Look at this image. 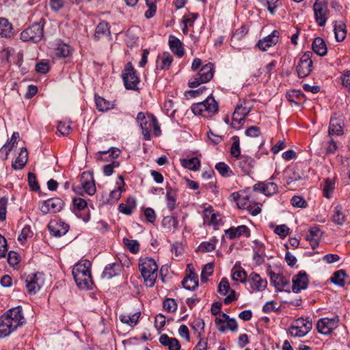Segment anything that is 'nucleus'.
Here are the masks:
<instances>
[{"label": "nucleus", "mask_w": 350, "mask_h": 350, "mask_svg": "<svg viewBox=\"0 0 350 350\" xmlns=\"http://www.w3.org/2000/svg\"><path fill=\"white\" fill-rule=\"evenodd\" d=\"M8 200L5 197L0 198V220L3 221L6 218L7 205Z\"/></svg>", "instance_id": "nucleus-62"}, {"label": "nucleus", "mask_w": 350, "mask_h": 350, "mask_svg": "<svg viewBox=\"0 0 350 350\" xmlns=\"http://www.w3.org/2000/svg\"><path fill=\"white\" fill-rule=\"evenodd\" d=\"M44 21L40 19L39 22L33 23L31 26L21 33V39L23 42H32L37 43L44 36Z\"/></svg>", "instance_id": "nucleus-6"}, {"label": "nucleus", "mask_w": 350, "mask_h": 350, "mask_svg": "<svg viewBox=\"0 0 350 350\" xmlns=\"http://www.w3.org/2000/svg\"><path fill=\"white\" fill-rule=\"evenodd\" d=\"M203 219L204 224L217 226L221 220V216L209 205L208 207L204 208L203 211Z\"/></svg>", "instance_id": "nucleus-18"}, {"label": "nucleus", "mask_w": 350, "mask_h": 350, "mask_svg": "<svg viewBox=\"0 0 350 350\" xmlns=\"http://www.w3.org/2000/svg\"><path fill=\"white\" fill-rule=\"evenodd\" d=\"M267 275L270 278L271 282L279 291L288 285V282L280 273H274L269 265L267 270Z\"/></svg>", "instance_id": "nucleus-21"}, {"label": "nucleus", "mask_w": 350, "mask_h": 350, "mask_svg": "<svg viewBox=\"0 0 350 350\" xmlns=\"http://www.w3.org/2000/svg\"><path fill=\"white\" fill-rule=\"evenodd\" d=\"M335 181L333 179L326 178L323 186V195L325 198L329 199L332 197L335 190Z\"/></svg>", "instance_id": "nucleus-40"}, {"label": "nucleus", "mask_w": 350, "mask_h": 350, "mask_svg": "<svg viewBox=\"0 0 350 350\" xmlns=\"http://www.w3.org/2000/svg\"><path fill=\"white\" fill-rule=\"evenodd\" d=\"M43 284L42 275L40 273L29 275L26 279V287L30 294L34 295L38 292Z\"/></svg>", "instance_id": "nucleus-15"}, {"label": "nucleus", "mask_w": 350, "mask_h": 350, "mask_svg": "<svg viewBox=\"0 0 350 350\" xmlns=\"http://www.w3.org/2000/svg\"><path fill=\"white\" fill-rule=\"evenodd\" d=\"M192 327L196 332L198 333V337L201 336V332H204V322L202 319H195L192 323Z\"/></svg>", "instance_id": "nucleus-63"}, {"label": "nucleus", "mask_w": 350, "mask_h": 350, "mask_svg": "<svg viewBox=\"0 0 350 350\" xmlns=\"http://www.w3.org/2000/svg\"><path fill=\"white\" fill-rule=\"evenodd\" d=\"M253 190L271 196L278 191V185L273 182H259L253 186Z\"/></svg>", "instance_id": "nucleus-19"}, {"label": "nucleus", "mask_w": 350, "mask_h": 350, "mask_svg": "<svg viewBox=\"0 0 350 350\" xmlns=\"http://www.w3.org/2000/svg\"><path fill=\"white\" fill-rule=\"evenodd\" d=\"M312 327V320L309 317L299 318L289 328V333L293 337H304L311 330Z\"/></svg>", "instance_id": "nucleus-9"}, {"label": "nucleus", "mask_w": 350, "mask_h": 350, "mask_svg": "<svg viewBox=\"0 0 350 350\" xmlns=\"http://www.w3.org/2000/svg\"><path fill=\"white\" fill-rule=\"evenodd\" d=\"M27 161V150L25 148H22L18 157L12 163V167L15 170H21L24 167Z\"/></svg>", "instance_id": "nucleus-38"}, {"label": "nucleus", "mask_w": 350, "mask_h": 350, "mask_svg": "<svg viewBox=\"0 0 350 350\" xmlns=\"http://www.w3.org/2000/svg\"><path fill=\"white\" fill-rule=\"evenodd\" d=\"M261 204L252 202L245 208L247 209L253 216H256L261 212Z\"/></svg>", "instance_id": "nucleus-59"}, {"label": "nucleus", "mask_w": 350, "mask_h": 350, "mask_svg": "<svg viewBox=\"0 0 350 350\" xmlns=\"http://www.w3.org/2000/svg\"><path fill=\"white\" fill-rule=\"evenodd\" d=\"M162 226L169 230H176L178 226V219L174 216H166L162 220Z\"/></svg>", "instance_id": "nucleus-50"}, {"label": "nucleus", "mask_w": 350, "mask_h": 350, "mask_svg": "<svg viewBox=\"0 0 350 350\" xmlns=\"http://www.w3.org/2000/svg\"><path fill=\"white\" fill-rule=\"evenodd\" d=\"M118 178L119 181L116 182V187L112 190L109 194L111 200L114 202H116L120 199L121 193L124 190V187L125 185L122 176L120 175Z\"/></svg>", "instance_id": "nucleus-37"}, {"label": "nucleus", "mask_w": 350, "mask_h": 350, "mask_svg": "<svg viewBox=\"0 0 350 350\" xmlns=\"http://www.w3.org/2000/svg\"><path fill=\"white\" fill-rule=\"evenodd\" d=\"M225 234L229 239H232L239 237L241 235H245L247 237L250 235V230L246 226L241 225L238 227H231L225 231Z\"/></svg>", "instance_id": "nucleus-27"}, {"label": "nucleus", "mask_w": 350, "mask_h": 350, "mask_svg": "<svg viewBox=\"0 0 350 350\" xmlns=\"http://www.w3.org/2000/svg\"><path fill=\"white\" fill-rule=\"evenodd\" d=\"M312 47L313 51L319 56H324L327 54V48L326 44L320 37L314 39Z\"/></svg>", "instance_id": "nucleus-31"}, {"label": "nucleus", "mask_w": 350, "mask_h": 350, "mask_svg": "<svg viewBox=\"0 0 350 350\" xmlns=\"http://www.w3.org/2000/svg\"><path fill=\"white\" fill-rule=\"evenodd\" d=\"M51 235L60 237L68 231L69 226L62 221H51L48 225Z\"/></svg>", "instance_id": "nucleus-20"}, {"label": "nucleus", "mask_w": 350, "mask_h": 350, "mask_svg": "<svg viewBox=\"0 0 350 350\" xmlns=\"http://www.w3.org/2000/svg\"><path fill=\"white\" fill-rule=\"evenodd\" d=\"M182 165L190 170L196 171L200 168V161L197 157H193L189 159H182L180 161Z\"/></svg>", "instance_id": "nucleus-46"}, {"label": "nucleus", "mask_w": 350, "mask_h": 350, "mask_svg": "<svg viewBox=\"0 0 350 350\" xmlns=\"http://www.w3.org/2000/svg\"><path fill=\"white\" fill-rule=\"evenodd\" d=\"M135 121L142 129L144 140H150V131L152 128L154 135L159 136L161 135V131L159 122L154 115L150 113L146 115L144 112H139Z\"/></svg>", "instance_id": "nucleus-3"}, {"label": "nucleus", "mask_w": 350, "mask_h": 350, "mask_svg": "<svg viewBox=\"0 0 350 350\" xmlns=\"http://www.w3.org/2000/svg\"><path fill=\"white\" fill-rule=\"evenodd\" d=\"M329 137L340 136L343 134V130L341 125V121L338 119H331L328 130Z\"/></svg>", "instance_id": "nucleus-32"}, {"label": "nucleus", "mask_w": 350, "mask_h": 350, "mask_svg": "<svg viewBox=\"0 0 350 350\" xmlns=\"http://www.w3.org/2000/svg\"><path fill=\"white\" fill-rule=\"evenodd\" d=\"M213 64H207L202 67L198 73L189 81V88H196L201 83L209 81L213 77Z\"/></svg>", "instance_id": "nucleus-8"}, {"label": "nucleus", "mask_w": 350, "mask_h": 350, "mask_svg": "<svg viewBox=\"0 0 350 350\" xmlns=\"http://www.w3.org/2000/svg\"><path fill=\"white\" fill-rule=\"evenodd\" d=\"M64 204V203L61 198H52L44 201L40 209L44 215L49 213H55L62 209Z\"/></svg>", "instance_id": "nucleus-13"}, {"label": "nucleus", "mask_w": 350, "mask_h": 350, "mask_svg": "<svg viewBox=\"0 0 350 350\" xmlns=\"http://www.w3.org/2000/svg\"><path fill=\"white\" fill-rule=\"evenodd\" d=\"M247 273L241 267H234L232 269V278L235 281L245 283L247 280Z\"/></svg>", "instance_id": "nucleus-44"}, {"label": "nucleus", "mask_w": 350, "mask_h": 350, "mask_svg": "<svg viewBox=\"0 0 350 350\" xmlns=\"http://www.w3.org/2000/svg\"><path fill=\"white\" fill-rule=\"evenodd\" d=\"M166 199L167 206L170 211H172L176 206V194L172 188H167Z\"/></svg>", "instance_id": "nucleus-47"}, {"label": "nucleus", "mask_w": 350, "mask_h": 350, "mask_svg": "<svg viewBox=\"0 0 350 350\" xmlns=\"http://www.w3.org/2000/svg\"><path fill=\"white\" fill-rule=\"evenodd\" d=\"M123 243L131 253L136 254L139 252V244L137 240L124 238Z\"/></svg>", "instance_id": "nucleus-53"}, {"label": "nucleus", "mask_w": 350, "mask_h": 350, "mask_svg": "<svg viewBox=\"0 0 350 350\" xmlns=\"http://www.w3.org/2000/svg\"><path fill=\"white\" fill-rule=\"evenodd\" d=\"M163 308L168 312H174L177 310V304L174 299L167 298L163 301Z\"/></svg>", "instance_id": "nucleus-57"}, {"label": "nucleus", "mask_w": 350, "mask_h": 350, "mask_svg": "<svg viewBox=\"0 0 350 350\" xmlns=\"http://www.w3.org/2000/svg\"><path fill=\"white\" fill-rule=\"evenodd\" d=\"M139 317L140 312H137L133 314H121L120 320L122 323L133 327L137 323Z\"/></svg>", "instance_id": "nucleus-43"}, {"label": "nucleus", "mask_w": 350, "mask_h": 350, "mask_svg": "<svg viewBox=\"0 0 350 350\" xmlns=\"http://www.w3.org/2000/svg\"><path fill=\"white\" fill-rule=\"evenodd\" d=\"M221 304L215 302L211 306V313L213 315H217L215 318V325L217 329L224 333L227 330L234 332L238 328V325L235 319L230 318L226 313L221 312Z\"/></svg>", "instance_id": "nucleus-4"}, {"label": "nucleus", "mask_w": 350, "mask_h": 350, "mask_svg": "<svg viewBox=\"0 0 350 350\" xmlns=\"http://www.w3.org/2000/svg\"><path fill=\"white\" fill-rule=\"evenodd\" d=\"M146 5L148 7V10L145 12V16L147 18H150L155 14L157 7L154 4V0H146Z\"/></svg>", "instance_id": "nucleus-61"}, {"label": "nucleus", "mask_w": 350, "mask_h": 350, "mask_svg": "<svg viewBox=\"0 0 350 350\" xmlns=\"http://www.w3.org/2000/svg\"><path fill=\"white\" fill-rule=\"evenodd\" d=\"M183 286L189 291H193L198 285V276L196 274H191L182 281Z\"/></svg>", "instance_id": "nucleus-41"}, {"label": "nucleus", "mask_w": 350, "mask_h": 350, "mask_svg": "<svg viewBox=\"0 0 350 350\" xmlns=\"http://www.w3.org/2000/svg\"><path fill=\"white\" fill-rule=\"evenodd\" d=\"M321 234L322 232L317 226L310 228L306 234V239L310 242L313 250L318 246Z\"/></svg>", "instance_id": "nucleus-25"}, {"label": "nucleus", "mask_w": 350, "mask_h": 350, "mask_svg": "<svg viewBox=\"0 0 350 350\" xmlns=\"http://www.w3.org/2000/svg\"><path fill=\"white\" fill-rule=\"evenodd\" d=\"M342 85L350 92V70H347L343 72L341 76Z\"/></svg>", "instance_id": "nucleus-64"}, {"label": "nucleus", "mask_w": 350, "mask_h": 350, "mask_svg": "<svg viewBox=\"0 0 350 350\" xmlns=\"http://www.w3.org/2000/svg\"><path fill=\"white\" fill-rule=\"evenodd\" d=\"M279 32L273 31L270 35L260 40L257 43V46L261 51H266L268 48L271 47L278 42Z\"/></svg>", "instance_id": "nucleus-22"}, {"label": "nucleus", "mask_w": 350, "mask_h": 350, "mask_svg": "<svg viewBox=\"0 0 350 350\" xmlns=\"http://www.w3.org/2000/svg\"><path fill=\"white\" fill-rule=\"evenodd\" d=\"M292 282V290L295 293H298L301 290L307 288L308 278L306 272L304 271H300L297 275H295L293 277Z\"/></svg>", "instance_id": "nucleus-16"}, {"label": "nucleus", "mask_w": 350, "mask_h": 350, "mask_svg": "<svg viewBox=\"0 0 350 350\" xmlns=\"http://www.w3.org/2000/svg\"><path fill=\"white\" fill-rule=\"evenodd\" d=\"M139 269L144 278V282L148 287H152L158 275V265L151 258H141L139 262Z\"/></svg>", "instance_id": "nucleus-5"}, {"label": "nucleus", "mask_w": 350, "mask_h": 350, "mask_svg": "<svg viewBox=\"0 0 350 350\" xmlns=\"http://www.w3.org/2000/svg\"><path fill=\"white\" fill-rule=\"evenodd\" d=\"M96 109L102 112L113 108V104L99 96H95Z\"/></svg>", "instance_id": "nucleus-42"}, {"label": "nucleus", "mask_w": 350, "mask_h": 350, "mask_svg": "<svg viewBox=\"0 0 350 350\" xmlns=\"http://www.w3.org/2000/svg\"><path fill=\"white\" fill-rule=\"evenodd\" d=\"M120 265L118 263H111L107 265L103 273H102V278H107V279H111L113 276L118 275L120 271Z\"/></svg>", "instance_id": "nucleus-35"}, {"label": "nucleus", "mask_w": 350, "mask_h": 350, "mask_svg": "<svg viewBox=\"0 0 350 350\" xmlns=\"http://www.w3.org/2000/svg\"><path fill=\"white\" fill-rule=\"evenodd\" d=\"M324 149L326 154H334L336 153L338 145L333 137H329V139L324 144Z\"/></svg>", "instance_id": "nucleus-51"}, {"label": "nucleus", "mask_w": 350, "mask_h": 350, "mask_svg": "<svg viewBox=\"0 0 350 350\" xmlns=\"http://www.w3.org/2000/svg\"><path fill=\"white\" fill-rule=\"evenodd\" d=\"M232 144L230 148V154L232 157L239 158L241 155L240 139L238 136L231 137Z\"/></svg>", "instance_id": "nucleus-49"}, {"label": "nucleus", "mask_w": 350, "mask_h": 350, "mask_svg": "<svg viewBox=\"0 0 350 350\" xmlns=\"http://www.w3.org/2000/svg\"><path fill=\"white\" fill-rule=\"evenodd\" d=\"M122 79L126 89L135 90L137 88L139 79L131 63L126 65L122 73Z\"/></svg>", "instance_id": "nucleus-12"}, {"label": "nucleus", "mask_w": 350, "mask_h": 350, "mask_svg": "<svg viewBox=\"0 0 350 350\" xmlns=\"http://www.w3.org/2000/svg\"><path fill=\"white\" fill-rule=\"evenodd\" d=\"M238 159V165L241 170L245 174H250L255 166V160L247 155H241Z\"/></svg>", "instance_id": "nucleus-24"}, {"label": "nucleus", "mask_w": 350, "mask_h": 350, "mask_svg": "<svg viewBox=\"0 0 350 350\" xmlns=\"http://www.w3.org/2000/svg\"><path fill=\"white\" fill-rule=\"evenodd\" d=\"M215 169L219 174L224 177H229L232 175L230 167L224 162H219L215 165Z\"/></svg>", "instance_id": "nucleus-52"}, {"label": "nucleus", "mask_w": 350, "mask_h": 350, "mask_svg": "<svg viewBox=\"0 0 350 350\" xmlns=\"http://www.w3.org/2000/svg\"><path fill=\"white\" fill-rule=\"evenodd\" d=\"M25 322L23 308L21 306L9 309L0 317V338L8 336Z\"/></svg>", "instance_id": "nucleus-1"}, {"label": "nucleus", "mask_w": 350, "mask_h": 350, "mask_svg": "<svg viewBox=\"0 0 350 350\" xmlns=\"http://www.w3.org/2000/svg\"><path fill=\"white\" fill-rule=\"evenodd\" d=\"M18 138L19 133L18 132H14L10 141L0 149V155L4 154V157H3V159H6L8 158L9 152L16 144V141Z\"/></svg>", "instance_id": "nucleus-36"}, {"label": "nucleus", "mask_w": 350, "mask_h": 350, "mask_svg": "<svg viewBox=\"0 0 350 350\" xmlns=\"http://www.w3.org/2000/svg\"><path fill=\"white\" fill-rule=\"evenodd\" d=\"M213 271V264L208 263L205 265L201 272V281L202 282H206L208 279L207 278L212 275Z\"/></svg>", "instance_id": "nucleus-56"}, {"label": "nucleus", "mask_w": 350, "mask_h": 350, "mask_svg": "<svg viewBox=\"0 0 350 350\" xmlns=\"http://www.w3.org/2000/svg\"><path fill=\"white\" fill-rule=\"evenodd\" d=\"M315 21L319 27H324L327 19L328 8L325 0H316L313 5Z\"/></svg>", "instance_id": "nucleus-11"}, {"label": "nucleus", "mask_w": 350, "mask_h": 350, "mask_svg": "<svg viewBox=\"0 0 350 350\" xmlns=\"http://www.w3.org/2000/svg\"><path fill=\"white\" fill-rule=\"evenodd\" d=\"M346 276H347L346 272L344 270L340 269V270L336 271L334 273L331 280L334 284L342 287L345 284V278Z\"/></svg>", "instance_id": "nucleus-48"}, {"label": "nucleus", "mask_w": 350, "mask_h": 350, "mask_svg": "<svg viewBox=\"0 0 350 350\" xmlns=\"http://www.w3.org/2000/svg\"><path fill=\"white\" fill-rule=\"evenodd\" d=\"M173 60V57L169 53H164L159 56L157 60V69L165 70L169 68Z\"/></svg>", "instance_id": "nucleus-34"}, {"label": "nucleus", "mask_w": 350, "mask_h": 350, "mask_svg": "<svg viewBox=\"0 0 350 350\" xmlns=\"http://www.w3.org/2000/svg\"><path fill=\"white\" fill-rule=\"evenodd\" d=\"M247 282L250 288L256 291H263L267 286V280L262 278L258 273L255 272H252L250 274Z\"/></svg>", "instance_id": "nucleus-17"}, {"label": "nucleus", "mask_w": 350, "mask_h": 350, "mask_svg": "<svg viewBox=\"0 0 350 350\" xmlns=\"http://www.w3.org/2000/svg\"><path fill=\"white\" fill-rule=\"evenodd\" d=\"M85 176H90V180H85L81 182L82 188L88 195L92 196L96 192V187L93 177L91 175H88L86 172H83L81 175V178L84 179Z\"/></svg>", "instance_id": "nucleus-33"}, {"label": "nucleus", "mask_w": 350, "mask_h": 350, "mask_svg": "<svg viewBox=\"0 0 350 350\" xmlns=\"http://www.w3.org/2000/svg\"><path fill=\"white\" fill-rule=\"evenodd\" d=\"M14 35L12 24L5 18H0V36L11 38Z\"/></svg>", "instance_id": "nucleus-26"}, {"label": "nucleus", "mask_w": 350, "mask_h": 350, "mask_svg": "<svg viewBox=\"0 0 350 350\" xmlns=\"http://www.w3.org/2000/svg\"><path fill=\"white\" fill-rule=\"evenodd\" d=\"M338 317L332 319L322 318L318 321L317 328L321 334L327 335L338 327Z\"/></svg>", "instance_id": "nucleus-14"}, {"label": "nucleus", "mask_w": 350, "mask_h": 350, "mask_svg": "<svg viewBox=\"0 0 350 350\" xmlns=\"http://www.w3.org/2000/svg\"><path fill=\"white\" fill-rule=\"evenodd\" d=\"M334 31L336 40L338 42L342 41L346 37V25L342 21H336L334 25Z\"/></svg>", "instance_id": "nucleus-39"}, {"label": "nucleus", "mask_w": 350, "mask_h": 350, "mask_svg": "<svg viewBox=\"0 0 350 350\" xmlns=\"http://www.w3.org/2000/svg\"><path fill=\"white\" fill-rule=\"evenodd\" d=\"M312 53L309 51L306 52L301 56L296 68L299 77H306L312 72Z\"/></svg>", "instance_id": "nucleus-10"}, {"label": "nucleus", "mask_w": 350, "mask_h": 350, "mask_svg": "<svg viewBox=\"0 0 350 350\" xmlns=\"http://www.w3.org/2000/svg\"><path fill=\"white\" fill-rule=\"evenodd\" d=\"M159 342L163 346L167 347L170 350H180V345L175 338H170L167 334H162Z\"/></svg>", "instance_id": "nucleus-29"}, {"label": "nucleus", "mask_w": 350, "mask_h": 350, "mask_svg": "<svg viewBox=\"0 0 350 350\" xmlns=\"http://www.w3.org/2000/svg\"><path fill=\"white\" fill-rule=\"evenodd\" d=\"M231 197L237 202L240 208H245L252 201L247 190L240 191L239 192H234L231 194Z\"/></svg>", "instance_id": "nucleus-23"}, {"label": "nucleus", "mask_w": 350, "mask_h": 350, "mask_svg": "<svg viewBox=\"0 0 350 350\" xmlns=\"http://www.w3.org/2000/svg\"><path fill=\"white\" fill-rule=\"evenodd\" d=\"M262 5L267 7L269 12L273 15L278 7L279 0H259Z\"/></svg>", "instance_id": "nucleus-55"}, {"label": "nucleus", "mask_w": 350, "mask_h": 350, "mask_svg": "<svg viewBox=\"0 0 350 350\" xmlns=\"http://www.w3.org/2000/svg\"><path fill=\"white\" fill-rule=\"evenodd\" d=\"M215 240H211L207 242H202L199 247L200 250L204 252H210L215 249Z\"/></svg>", "instance_id": "nucleus-60"}, {"label": "nucleus", "mask_w": 350, "mask_h": 350, "mask_svg": "<svg viewBox=\"0 0 350 350\" xmlns=\"http://www.w3.org/2000/svg\"><path fill=\"white\" fill-rule=\"evenodd\" d=\"M136 204L134 198H130L127 200L126 204L121 203L119 205L118 209L120 212L129 215L133 213V209L135 208Z\"/></svg>", "instance_id": "nucleus-45"}, {"label": "nucleus", "mask_w": 350, "mask_h": 350, "mask_svg": "<svg viewBox=\"0 0 350 350\" xmlns=\"http://www.w3.org/2000/svg\"><path fill=\"white\" fill-rule=\"evenodd\" d=\"M169 46L171 51L178 57L184 55V49L182 42L176 37L170 36L169 37Z\"/></svg>", "instance_id": "nucleus-28"}, {"label": "nucleus", "mask_w": 350, "mask_h": 350, "mask_svg": "<svg viewBox=\"0 0 350 350\" xmlns=\"http://www.w3.org/2000/svg\"><path fill=\"white\" fill-rule=\"evenodd\" d=\"M72 1L71 0H51L50 1V6L53 11L58 12L63 8H64L67 4H72Z\"/></svg>", "instance_id": "nucleus-54"}, {"label": "nucleus", "mask_w": 350, "mask_h": 350, "mask_svg": "<svg viewBox=\"0 0 350 350\" xmlns=\"http://www.w3.org/2000/svg\"><path fill=\"white\" fill-rule=\"evenodd\" d=\"M230 291V284L227 278H223L219 285L217 288V292L221 295H226Z\"/></svg>", "instance_id": "nucleus-58"}, {"label": "nucleus", "mask_w": 350, "mask_h": 350, "mask_svg": "<svg viewBox=\"0 0 350 350\" xmlns=\"http://www.w3.org/2000/svg\"><path fill=\"white\" fill-rule=\"evenodd\" d=\"M191 111L195 115L208 118L218 111V105L213 97H208L203 102L193 104Z\"/></svg>", "instance_id": "nucleus-7"}, {"label": "nucleus", "mask_w": 350, "mask_h": 350, "mask_svg": "<svg viewBox=\"0 0 350 350\" xmlns=\"http://www.w3.org/2000/svg\"><path fill=\"white\" fill-rule=\"evenodd\" d=\"M90 267L91 262L88 260H81L73 267V278L78 287L81 289H89L93 285Z\"/></svg>", "instance_id": "nucleus-2"}, {"label": "nucleus", "mask_w": 350, "mask_h": 350, "mask_svg": "<svg viewBox=\"0 0 350 350\" xmlns=\"http://www.w3.org/2000/svg\"><path fill=\"white\" fill-rule=\"evenodd\" d=\"M109 24L105 21L100 22L96 27L94 38L96 40L103 37L110 36Z\"/></svg>", "instance_id": "nucleus-30"}]
</instances>
